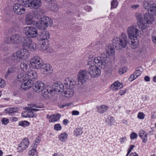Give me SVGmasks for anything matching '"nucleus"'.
<instances>
[{
    "mask_svg": "<svg viewBox=\"0 0 156 156\" xmlns=\"http://www.w3.org/2000/svg\"><path fill=\"white\" fill-rule=\"evenodd\" d=\"M127 37L125 34L122 33L119 37H114L112 40V45L108 44L105 48L107 54L108 55H114L115 53L114 47L117 50H120L125 48L128 43Z\"/></svg>",
    "mask_w": 156,
    "mask_h": 156,
    "instance_id": "f257e3e1",
    "label": "nucleus"
},
{
    "mask_svg": "<svg viewBox=\"0 0 156 156\" xmlns=\"http://www.w3.org/2000/svg\"><path fill=\"white\" fill-rule=\"evenodd\" d=\"M17 80L20 82H23L20 87L23 90H27L31 87L32 84L29 80V79L27 78L26 73H25V74L22 73H19L17 76Z\"/></svg>",
    "mask_w": 156,
    "mask_h": 156,
    "instance_id": "f03ea898",
    "label": "nucleus"
},
{
    "mask_svg": "<svg viewBox=\"0 0 156 156\" xmlns=\"http://www.w3.org/2000/svg\"><path fill=\"white\" fill-rule=\"evenodd\" d=\"M21 2L24 6L31 9H37L41 4V0H21Z\"/></svg>",
    "mask_w": 156,
    "mask_h": 156,
    "instance_id": "7ed1b4c3",
    "label": "nucleus"
},
{
    "mask_svg": "<svg viewBox=\"0 0 156 156\" xmlns=\"http://www.w3.org/2000/svg\"><path fill=\"white\" fill-rule=\"evenodd\" d=\"M127 32L128 37L129 39L132 38L137 37L139 36V30L135 25L131 26L129 27L127 29Z\"/></svg>",
    "mask_w": 156,
    "mask_h": 156,
    "instance_id": "20e7f679",
    "label": "nucleus"
},
{
    "mask_svg": "<svg viewBox=\"0 0 156 156\" xmlns=\"http://www.w3.org/2000/svg\"><path fill=\"white\" fill-rule=\"evenodd\" d=\"M144 16L143 23L142 26H141V28L142 29L147 28L148 26V24H151L154 20V18L152 15L149 12H146L144 14Z\"/></svg>",
    "mask_w": 156,
    "mask_h": 156,
    "instance_id": "39448f33",
    "label": "nucleus"
},
{
    "mask_svg": "<svg viewBox=\"0 0 156 156\" xmlns=\"http://www.w3.org/2000/svg\"><path fill=\"white\" fill-rule=\"evenodd\" d=\"M31 66L34 69H38L41 67L42 63L41 59L39 57H35L31 58L30 60Z\"/></svg>",
    "mask_w": 156,
    "mask_h": 156,
    "instance_id": "423d86ee",
    "label": "nucleus"
},
{
    "mask_svg": "<svg viewBox=\"0 0 156 156\" xmlns=\"http://www.w3.org/2000/svg\"><path fill=\"white\" fill-rule=\"evenodd\" d=\"M88 71L86 70H81L79 71L78 75V80L81 84L85 82L89 78Z\"/></svg>",
    "mask_w": 156,
    "mask_h": 156,
    "instance_id": "0eeeda50",
    "label": "nucleus"
},
{
    "mask_svg": "<svg viewBox=\"0 0 156 156\" xmlns=\"http://www.w3.org/2000/svg\"><path fill=\"white\" fill-rule=\"evenodd\" d=\"M88 73L91 77H97L101 74V70L95 66H90L88 69Z\"/></svg>",
    "mask_w": 156,
    "mask_h": 156,
    "instance_id": "6e6552de",
    "label": "nucleus"
},
{
    "mask_svg": "<svg viewBox=\"0 0 156 156\" xmlns=\"http://www.w3.org/2000/svg\"><path fill=\"white\" fill-rule=\"evenodd\" d=\"M24 31L27 36H29L32 38L36 37L38 35L37 29L33 27H25Z\"/></svg>",
    "mask_w": 156,
    "mask_h": 156,
    "instance_id": "1a4fd4ad",
    "label": "nucleus"
},
{
    "mask_svg": "<svg viewBox=\"0 0 156 156\" xmlns=\"http://www.w3.org/2000/svg\"><path fill=\"white\" fill-rule=\"evenodd\" d=\"M22 38L19 34H16L13 35L9 39L6 38L5 40L6 43L17 44L21 42Z\"/></svg>",
    "mask_w": 156,
    "mask_h": 156,
    "instance_id": "9d476101",
    "label": "nucleus"
},
{
    "mask_svg": "<svg viewBox=\"0 0 156 156\" xmlns=\"http://www.w3.org/2000/svg\"><path fill=\"white\" fill-rule=\"evenodd\" d=\"M23 6L22 5H21L19 3L15 4L13 6V10L14 12L19 15L23 14L25 11V9L23 7Z\"/></svg>",
    "mask_w": 156,
    "mask_h": 156,
    "instance_id": "9b49d317",
    "label": "nucleus"
},
{
    "mask_svg": "<svg viewBox=\"0 0 156 156\" xmlns=\"http://www.w3.org/2000/svg\"><path fill=\"white\" fill-rule=\"evenodd\" d=\"M52 87L55 93H62L64 89V85L60 82L54 83L52 86Z\"/></svg>",
    "mask_w": 156,
    "mask_h": 156,
    "instance_id": "f8f14e48",
    "label": "nucleus"
},
{
    "mask_svg": "<svg viewBox=\"0 0 156 156\" xmlns=\"http://www.w3.org/2000/svg\"><path fill=\"white\" fill-rule=\"evenodd\" d=\"M29 143V140L27 138L24 139L22 142L19 145L17 148V150L19 152H22L26 149L28 146Z\"/></svg>",
    "mask_w": 156,
    "mask_h": 156,
    "instance_id": "ddd939ff",
    "label": "nucleus"
},
{
    "mask_svg": "<svg viewBox=\"0 0 156 156\" xmlns=\"http://www.w3.org/2000/svg\"><path fill=\"white\" fill-rule=\"evenodd\" d=\"M22 55V54L20 50L17 51L13 54L12 57V59L15 62H18L21 60L24 59Z\"/></svg>",
    "mask_w": 156,
    "mask_h": 156,
    "instance_id": "4468645a",
    "label": "nucleus"
},
{
    "mask_svg": "<svg viewBox=\"0 0 156 156\" xmlns=\"http://www.w3.org/2000/svg\"><path fill=\"white\" fill-rule=\"evenodd\" d=\"M44 84L41 81H37L35 83L33 86L34 90L37 92H39L44 88Z\"/></svg>",
    "mask_w": 156,
    "mask_h": 156,
    "instance_id": "2eb2a0df",
    "label": "nucleus"
},
{
    "mask_svg": "<svg viewBox=\"0 0 156 156\" xmlns=\"http://www.w3.org/2000/svg\"><path fill=\"white\" fill-rule=\"evenodd\" d=\"M94 62L97 65V66L100 67L101 69L105 68L106 63L105 59H102L99 57H95L94 60Z\"/></svg>",
    "mask_w": 156,
    "mask_h": 156,
    "instance_id": "dca6fc26",
    "label": "nucleus"
},
{
    "mask_svg": "<svg viewBox=\"0 0 156 156\" xmlns=\"http://www.w3.org/2000/svg\"><path fill=\"white\" fill-rule=\"evenodd\" d=\"M94 62L97 65V66L100 67L101 69L105 68L106 63L105 59H102L99 57H95L94 60Z\"/></svg>",
    "mask_w": 156,
    "mask_h": 156,
    "instance_id": "f3484780",
    "label": "nucleus"
},
{
    "mask_svg": "<svg viewBox=\"0 0 156 156\" xmlns=\"http://www.w3.org/2000/svg\"><path fill=\"white\" fill-rule=\"evenodd\" d=\"M26 73L27 78L29 79L30 82L33 80L36 79L37 77V73L35 71L30 69Z\"/></svg>",
    "mask_w": 156,
    "mask_h": 156,
    "instance_id": "a211bd4d",
    "label": "nucleus"
},
{
    "mask_svg": "<svg viewBox=\"0 0 156 156\" xmlns=\"http://www.w3.org/2000/svg\"><path fill=\"white\" fill-rule=\"evenodd\" d=\"M41 91L43 97L46 98H49L51 96L53 90L50 88L44 87Z\"/></svg>",
    "mask_w": 156,
    "mask_h": 156,
    "instance_id": "6ab92c4d",
    "label": "nucleus"
},
{
    "mask_svg": "<svg viewBox=\"0 0 156 156\" xmlns=\"http://www.w3.org/2000/svg\"><path fill=\"white\" fill-rule=\"evenodd\" d=\"M64 84L65 85L66 88H68L69 87V88L73 89V86L75 85L76 83L72 78H68L65 79Z\"/></svg>",
    "mask_w": 156,
    "mask_h": 156,
    "instance_id": "aec40b11",
    "label": "nucleus"
},
{
    "mask_svg": "<svg viewBox=\"0 0 156 156\" xmlns=\"http://www.w3.org/2000/svg\"><path fill=\"white\" fill-rule=\"evenodd\" d=\"M41 70L44 74L51 73L52 72L51 67L50 65L48 64H42L41 67Z\"/></svg>",
    "mask_w": 156,
    "mask_h": 156,
    "instance_id": "412c9836",
    "label": "nucleus"
},
{
    "mask_svg": "<svg viewBox=\"0 0 156 156\" xmlns=\"http://www.w3.org/2000/svg\"><path fill=\"white\" fill-rule=\"evenodd\" d=\"M50 38V34L48 31H44L39 34L38 39L40 41L46 40Z\"/></svg>",
    "mask_w": 156,
    "mask_h": 156,
    "instance_id": "4be33fe9",
    "label": "nucleus"
},
{
    "mask_svg": "<svg viewBox=\"0 0 156 156\" xmlns=\"http://www.w3.org/2000/svg\"><path fill=\"white\" fill-rule=\"evenodd\" d=\"M33 18L34 17L32 13H30L27 14L25 17L26 23L28 25L34 24L35 22L33 20Z\"/></svg>",
    "mask_w": 156,
    "mask_h": 156,
    "instance_id": "5701e85b",
    "label": "nucleus"
},
{
    "mask_svg": "<svg viewBox=\"0 0 156 156\" xmlns=\"http://www.w3.org/2000/svg\"><path fill=\"white\" fill-rule=\"evenodd\" d=\"M33 15L34 17L37 20H42L43 17L44 13L41 10H39L36 11H34L33 13Z\"/></svg>",
    "mask_w": 156,
    "mask_h": 156,
    "instance_id": "b1692460",
    "label": "nucleus"
},
{
    "mask_svg": "<svg viewBox=\"0 0 156 156\" xmlns=\"http://www.w3.org/2000/svg\"><path fill=\"white\" fill-rule=\"evenodd\" d=\"M137 37H133L131 40L130 47L132 49H134L137 48L139 45V41L137 39Z\"/></svg>",
    "mask_w": 156,
    "mask_h": 156,
    "instance_id": "393cba45",
    "label": "nucleus"
},
{
    "mask_svg": "<svg viewBox=\"0 0 156 156\" xmlns=\"http://www.w3.org/2000/svg\"><path fill=\"white\" fill-rule=\"evenodd\" d=\"M31 39L28 37H24L22 38L21 42L23 47H27L32 42Z\"/></svg>",
    "mask_w": 156,
    "mask_h": 156,
    "instance_id": "a878e982",
    "label": "nucleus"
},
{
    "mask_svg": "<svg viewBox=\"0 0 156 156\" xmlns=\"http://www.w3.org/2000/svg\"><path fill=\"white\" fill-rule=\"evenodd\" d=\"M123 86V84L121 83L118 81H116L112 84L111 86V88L113 90H116L122 88Z\"/></svg>",
    "mask_w": 156,
    "mask_h": 156,
    "instance_id": "bb28decb",
    "label": "nucleus"
},
{
    "mask_svg": "<svg viewBox=\"0 0 156 156\" xmlns=\"http://www.w3.org/2000/svg\"><path fill=\"white\" fill-rule=\"evenodd\" d=\"M154 3L153 1L145 0L143 2V6L144 8L149 11L151 8V7L153 5Z\"/></svg>",
    "mask_w": 156,
    "mask_h": 156,
    "instance_id": "cd10ccee",
    "label": "nucleus"
},
{
    "mask_svg": "<svg viewBox=\"0 0 156 156\" xmlns=\"http://www.w3.org/2000/svg\"><path fill=\"white\" fill-rule=\"evenodd\" d=\"M42 20L44 22L47 27L49 26H51L53 23L52 20L47 16L43 17Z\"/></svg>",
    "mask_w": 156,
    "mask_h": 156,
    "instance_id": "c85d7f7f",
    "label": "nucleus"
},
{
    "mask_svg": "<svg viewBox=\"0 0 156 156\" xmlns=\"http://www.w3.org/2000/svg\"><path fill=\"white\" fill-rule=\"evenodd\" d=\"M36 27L40 30L45 29L47 27L44 23V22L41 20L37 22L36 24Z\"/></svg>",
    "mask_w": 156,
    "mask_h": 156,
    "instance_id": "c756f323",
    "label": "nucleus"
},
{
    "mask_svg": "<svg viewBox=\"0 0 156 156\" xmlns=\"http://www.w3.org/2000/svg\"><path fill=\"white\" fill-rule=\"evenodd\" d=\"M20 68L21 70H23L25 73L29 70L28 68V64L25 62L23 61L21 62L20 63Z\"/></svg>",
    "mask_w": 156,
    "mask_h": 156,
    "instance_id": "7c9ffc66",
    "label": "nucleus"
},
{
    "mask_svg": "<svg viewBox=\"0 0 156 156\" xmlns=\"http://www.w3.org/2000/svg\"><path fill=\"white\" fill-rule=\"evenodd\" d=\"M140 136L142 139V141L145 143L147 141V136L146 133L143 130L140 131L139 132Z\"/></svg>",
    "mask_w": 156,
    "mask_h": 156,
    "instance_id": "2f4dec72",
    "label": "nucleus"
},
{
    "mask_svg": "<svg viewBox=\"0 0 156 156\" xmlns=\"http://www.w3.org/2000/svg\"><path fill=\"white\" fill-rule=\"evenodd\" d=\"M66 88H67L66 91L64 92L65 96L67 98H69L72 96L74 94L73 89L67 87Z\"/></svg>",
    "mask_w": 156,
    "mask_h": 156,
    "instance_id": "473e14b6",
    "label": "nucleus"
},
{
    "mask_svg": "<svg viewBox=\"0 0 156 156\" xmlns=\"http://www.w3.org/2000/svg\"><path fill=\"white\" fill-rule=\"evenodd\" d=\"M60 116V115L58 114L51 115L49 117V118L50 119L49 122H53L57 121L59 119Z\"/></svg>",
    "mask_w": 156,
    "mask_h": 156,
    "instance_id": "72a5a7b5",
    "label": "nucleus"
},
{
    "mask_svg": "<svg viewBox=\"0 0 156 156\" xmlns=\"http://www.w3.org/2000/svg\"><path fill=\"white\" fill-rule=\"evenodd\" d=\"M16 71V69L14 67H12L11 68H9L7 71L5 75V78L6 79L8 76L9 75L10 73L15 72Z\"/></svg>",
    "mask_w": 156,
    "mask_h": 156,
    "instance_id": "f704fd0d",
    "label": "nucleus"
},
{
    "mask_svg": "<svg viewBox=\"0 0 156 156\" xmlns=\"http://www.w3.org/2000/svg\"><path fill=\"white\" fill-rule=\"evenodd\" d=\"M20 51L22 54L23 59H26L30 56V53L28 50L26 49H20Z\"/></svg>",
    "mask_w": 156,
    "mask_h": 156,
    "instance_id": "c9c22d12",
    "label": "nucleus"
},
{
    "mask_svg": "<svg viewBox=\"0 0 156 156\" xmlns=\"http://www.w3.org/2000/svg\"><path fill=\"white\" fill-rule=\"evenodd\" d=\"M27 48L30 51H33L36 50L37 46L36 44L32 41Z\"/></svg>",
    "mask_w": 156,
    "mask_h": 156,
    "instance_id": "e433bc0d",
    "label": "nucleus"
},
{
    "mask_svg": "<svg viewBox=\"0 0 156 156\" xmlns=\"http://www.w3.org/2000/svg\"><path fill=\"white\" fill-rule=\"evenodd\" d=\"M108 107L105 105H102L98 107V112L100 113L105 112L108 109Z\"/></svg>",
    "mask_w": 156,
    "mask_h": 156,
    "instance_id": "4c0bfd02",
    "label": "nucleus"
},
{
    "mask_svg": "<svg viewBox=\"0 0 156 156\" xmlns=\"http://www.w3.org/2000/svg\"><path fill=\"white\" fill-rule=\"evenodd\" d=\"M49 8L51 11L54 12H57L59 9V7L58 5L55 3H52L49 5Z\"/></svg>",
    "mask_w": 156,
    "mask_h": 156,
    "instance_id": "58836bf2",
    "label": "nucleus"
},
{
    "mask_svg": "<svg viewBox=\"0 0 156 156\" xmlns=\"http://www.w3.org/2000/svg\"><path fill=\"white\" fill-rule=\"evenodd\" d=\"M48 47V44L45 41H43L40 44V49L42 51H45L47 50Z\"/></svg>",
    "mask_w": 156,
    "mask_h": 156,
    "instance_id": "ea45409f",
    "label": "nucleus"
},
{
    "mask_svg": "<svg viewBox=\"0 0 156 156\" xmlns=\"http://www.w3.org/2000/svg\"><path fill=\"white\" fill-rule=\"evenodd\" d=\"M136 16L138 20L139 24V23L140 26L141 27V26H142L143 23V19L142 18L141 14L140 13H138L136 14Z\"/></svg>",
    "mask_w": 156,
    "mask_h": 156,
    "instance_id": "a19ab883",
    "label": "nucleus"
},
{
    "mask_svg": "<svg viewBox=\"0 0 156 156\" xmlns=\"http://www.w3.org/2000/svg\"><path fill=\"white\" fill-rule=\"evenodd\" d=\"M67 134L66 133H61L60 134L58 138L59 140L62 142H65L67 139Z\"/></svg>",
    "mask_w": 156,
    "mask_h": 156,
    "instance_id": "79ce46f5",
    "label": "nucleus"
},
{
    "mask_svg": "<svg viewBox=\"0 0 156 156\" xmlns=\"http://www.w3.org/2000/svg\"><path fill=\"white\" fill-rule=\"evenodd\" d=\"M151 14L154 15H156V4L154 3L149 10Z\"/></svg>",
    "mask_w": 156,
    "mask_h": 156,
    "instance_id": "37998d69",
    "label": "nucleus"
},
{
    "mask_svg": "<svg viewBox=\"0 0 156 156\" xmlns=\"http://www.w3.org/2000/svg\"><path fill=\"white\" fill-rule=\"evenodd\" d=\"M30 156H38L37 152L35 149L30 150L29 152Z\"/></svg>",
    "mask_w": 156,
    "mask_h": 156,
    "instance_id": "c03bdc74",
    "label": "nucleus"
},
{
    "mask_svg": "<svg viewBox=\"0 0 156 156\" xmlns=\"http://www.w3.org/2000/svg\"><path fill=\"white\" fill-rule=\"evenodd\" d=\"M19 110V108H10L7 109V111L9 114H12Z\"/></svg>",
    "mask_w": 156,
    "mask_h": 156,
    "instance_id": "a18cd8bd",
    "label": "nucleus"
},
{
    "mask_svg": "<svg viewBox=\"0 0 156 156\" xmlns=\"http://www.w3.org/2000/svg\"><path fill=\"white\" fill-rule=\"evenodd\" d=\"M106 121L109 124L111 125L113 122H114V119L112 117L108 116L107 118L106 119Z\"/></svg>",
    "mask_w": 156,
    "mask_h": 156,
    "instance_id": "49530a36",
    "label": "nucleus"
},
{
    "mask_svg": "<svg viewBox=\"0 0 156 156\" xmlns=\"http://www.w3.org/2000/svg\"><path fill=\"white\" fill-rule=\"evenodd\" d=\"M30 124L29 122L27 121H22L19 123V125L22 126H28Z\"/></svg>",
    "mask_w": 156,
    "mask_h": 156,
    "instance_id": "de8ad7c7",
    "label": "nucleus"
},
{
    "mask_svg": "<svg viewBox=\"0 0 156 156\" xmlns=\"http://www.w3.org/2000/svg\"><path fill=\"white\" fill-rule=\"evenodd\" d=\"M127 68L126 67H124L119 70V73L120 75H122L127 71Z\"/></svg>",
    "mask_w": 156,
    "mask_h": 156,
    "instance_id": "09e8293b",
    "label": "nucleus"
},
{
    "mask_svg": "<svg viewBox=\"0 0 156 156\" xmlns=\"http://www.w3.org/2000/svg\"><path fill=\"white\" fill-rule=\"evenodd\" d=\"M118 5V2L117 0H113L111 2V9L112 8H116Z\"/></svg>",
    "mask_w": 156,
    "mask_h": 156,
    "instance_id": "8fccbe9b",
    "label": "nucleus"
},
{
    "mask_svg": "<svg viewBox=\"0 0 156 156\" xmlns=\"http://www.w3.org/2000/svg\"><path fill=\"white\" fill-rule=\"evenodd\" d=\"M145 115L142 112H139L137 115V118L140 119H143Z\"/></svg>",
    "mask_w": 156,
    "mask_h": 156,
    "instance_id": "3c124183",
    "label": "nucleus"
},
{
    "mask_svg": "<svg viewBox=\"0 0 156 156\" xmlns=\"http://www.w3.org/2000/svg\"><path fill=\"white\" fill-rule=\"evenodd\" d=\"M1 122L3 124L5 125L9 122V120L6 118H3L2 119Z\"/></svg>",
    "mask_w": 156,
    "mask_h": 156,
    "instance_id": "603ef678",
    "label": "nucleus"
},
{
    "mask_svg": "<svg viewBox=\"0 0 156 156\" xmlns=\"http://www.w3.org/2000/svg\"><path fill=\"white\" fill-rule=\"evenodd\" d=\"M62 127L59 124H55L54 126V129L55 130L58 131L61 129Z\"/></svg>",
    "mask_w": 156,
    "mask_h": 156,
    "instance_id": "864d4df0",
    "label": "nucleus"
},
{
    "mask_svg": "<svg viewBox=\"0 0 156 156\" xmlns=\"http://www.w3.org/2000/svg\"><path fill=\"white\" fill-rule=\"evenodd\" d=\"M105 73L107 74L111 75L112 74V69L110 68H106Z\"/></svg>",
    "mask_w": 156,
    "mask_h": 156,
    "instance_id": "5fc2aeb1",
    "label": "nucleus"
},
{
    "mask_svg": "<svg viewBox=\"0 0 156 156\" xmlns=\"http://www.w3.org/2000/svg\"><path fill=\"white\" fill-rule=\"evenodd\" d=\"M40 140L39 139H36L35 140V143L33 144V146L34 147H36L39 142H40Z\"/></svg>",
    "mask_w": 156,
    "mask_h": 156,
    "instance_id": "6e6d98bb",
    "label": "nucleus"
},
{
    "mask_svg": "<svg viewBox=\"0 0 156 156\" xmlns=\"http://www.w3.org/2000/svg\"><path fill=\"white\" fill-rule=\"evenodd\" d=\"M137 136V134L134 132L132 133L130 135V138L131 139H134L136 138Z\"/></svg>",
    "mask_w": 156,
    "mask_h": 156,
    "instance_id": "4d7b16f0",
    "label": "nucleus"
},
{
    "mask_svg": "<svg viewBox=\"0 0 156 156\" xmlns=\"http://www.w3.org/2000/svg\"><path fill=\"white\" fill-rule=\"evenodd\" d=\"M5 81L0 78V87H3L5 86Z\"/></svg>",
    "mask_w": 156,
    "mask_h": 156,
    "instance_id": "13d9d810",
    "label": "nucleus"
},
{
    "mask_svg": "<svg viewBox=\"0 0 156 156\" xmlns=\"http://www.w3.org/2000/svg\"><path fill=\"white\" fill-rule=\"evenodd\" d=\"M141 72L139 69H136L134 72V74L137 76H139L141 73Z\"/></svg>",
    "mask_w": 156,
    "mask_h": 156,
    "instance_id": "bf43d9fd",
    "label": "nucleus"
},
{
    "mask_svg": "<svg viewBox=\"0 0 156 156\" xmlns=\"http://www.w3.org/2000/svg\"><path fill=\"white\" fill-rule=\"evenodd\" d=\"M107 57V55L105 53H102L100 57H98L100 58L101 59H105H105Z\"/></svg>",
    "mask_w": 156,
    "mask_h": 156,
    "instance_id": "052dcab7",
    "label": "nucleus"
},
{
    "mask_svg": "<svg viewBox=\"0 0 156 156\" xmlns=\"http://www.w3.org/2000/svg\"><path fill=\"white\" fill-rule=\"evenodd\" d=\"M138 76H137L135 74H134V73L131 75L130 77L129 78V79H131L132 78V79L131 80L132 81L135 79H136Z\"/></svg>",
    "mask_w": 156,
    "mask_h": 156,
    "instance_id": "680f3d73",
    "label": "nucleus"
},
{
    "mask_svg": "<svg viewBox=\"0 0 156 156\" xmlns=\"http://www.w3.org/2000/svg\"><path fill=\"white\" fill-rule=\"evenodd\" d=\"M72 114L73 115H78L79 112L77 111H73L72 112Z\"/></svg>",
    "mask_w": 156,
    "mask_h": 156,
    "instance_id": "e2e57ef3",
    "label": "nucleus"
},
{
    "mask_svg": "<svg viewBox=\"0 0 156 156\" xmlns=\"http://www.w3.org/2000/svg\"><path fill=\"white\" fill-rule=\"evenodd\" d=\"M126 90H120L119 92V94L121 95H123L126 93Z\"/></svg>",
    "mask_w": 156,
    "mask_h": 156,
    "instance_id": "0e129e2a",
    "label": "nucleus"
},
{
    "mask_svg": "<svg viewBox=\"0 0 156 156\" xmlns=\"http://www.w3.org/2000/svg\"><path fill=\"white\" fill-rule=\"evenodd\" d=\"M144 80L146 81H150V78L148 76H146L144 77Z\"/></svg>",
    "mask_w": 156,
    "mask_h": 156,
    "instance_id": "69168bd1",
    "label": "nucleus"
},
{
    "mask_svg": "<svg viewBox=\"0 0 156 156\" xmlns=\"http://www.w3.org/2000/svg\"><path fill=\"white\" fill-rule=\"evenodd\" d=\"M68 122V120L66 119H65L63 121V123L65 125H66Z\"/></svg>",
    "mask_w": 156,
    "mask_h": 156,
    "instance_id": "338daca9",
    "label": "nucleus"
},
{
    "mask_svg": "<svg viewBox=\"0 0 156 156\" xmlns=\"http://www.w3.org/2000/svg\"><path fill=\"white\" fill-rule=\"evenodd\" d=\"M129 156H138V154L136 153H131Z\"/></svg>",
    "mask_w": 156,
    "mask_h": 156,
    "instance_id": "774afa93",
    "label": "nucleus"
}]
</instances>
